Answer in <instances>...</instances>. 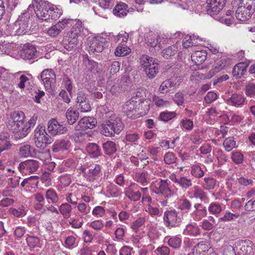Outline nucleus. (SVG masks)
<instances>
[{
  "mask_svg": "<svg viewBox=\"0 0 255 255\" xmlns=\"http://www.w3.org/2000/svg\"><path fill=\"white\" fill-rule=\"evenodd\" d=\"M34 11L38 19L47 21L50 18L53 20L58 19L62 14V10L57 6L48 1L37 0L34 4Z\"/></svg>",
  "mask_w": 255,
  "mask_h": 255,
  "instance_id": "f257e3e1",
  "label": "nucleus"
},
{
  "mask_svg": "<svg viewBox=\"0 0 255 255\" xmlns=\"http://www.w3.org/2000/svg\"><path fill=\"white\" fill-rule=\"evenodd\" d=\"M34 140L36 146L40 149H44L53 141V138L46 132L45 127L41 124L34 130Z\"/></svg>",
  "mask_w": 255,
  "mask_h": 255,
  "instance_id": "f03ea898",
  "label": "nucleus"
},
{
  "mask_svg": "<svg viewBox=\"0 0 255 255\" xmlns=\"http://www.w3.org/2000/svg\"><path fill=\"white\" fill-rule=\"evenodd\" d=\"M140 63L143 71L149 79L154 78L158 73L159 64L153 58L143 55L140 58Z\"/></svg>",
  "mask_w": 255,
  "mask_h": 255,
  "instance_id": "7ed1b4c3",
  "label": "nucleus"
},
{
  "mask_svg": "<svg viewBox=\"0 0 255 255\" xmlns=\"http://www.w3.org/2000/svg\"><path fill=\"white\" fill-rule=\"evenodd\" d=\"M29 19L30 14L28 12H24L19 16L12 25L15 34L20 35L26 32L29 27Z\"/></svg>",
  "mask_w": 255,
  "mask_h": 255,
  "instance_id": "20e7f679",
  "label": "nucleus"
},
{
  "mask_svg": "<svg viewBox=\"0 0 255 255\" xmlns=\"http://www.w3.org/2000/svg\"><path fill=\"white\" fill-rule=\"evenodd\" d=\"M40 77L46 90L50 93L53 92L56 84V75L54 71L51 69H45L41 73Z\"/></svg>",
  "mask_w": 255,
  "mask_h": 255,
  "instance_id": "39448f33",
  "label": "nucleus"
},
{
  "mask_svg": "<svg viewBox=\"0 0 255 255\" xmlns=\"http://www.w3.org/2000/svg\"><path fill=\"white\" fill-rule=\"evenodd\" d=\"M163 223L166 227H178L182 222V218L175 210H167L164 213Z\"/></svg>",
  "mask_w": 255,
  "mask_h": 255,
  "instance_id": "423d86ee",
  "label": "nucleus"
},
{
  "mask_svg": "<svg viewBox=\"0 0 255 255\" xmlns=\"http://www.w3.org/2000/svg\"><path fill=\"white\" fill-rule=\"evenodd\" d=\"M140 103L133 100L127 101L123 107V112L130 119H135L141 116L139 112Z\"/></svg>",
  "mask_w": 255,
  "mask_h": 255,
  "instance_id": "0eeeda50",
  "label": "nucleus"
},
{
  "mask_svg": "<svg viewBox=\"0 0 255 255\" xmlns=\"http://www.w3.org/2000/svg\"><path fill=\"white\" fill-rule=\"evenodd\" d=\"M151 189L152 192L156 194H160L164 198H167L171 195V190L166 180L161 179L152 183Z\"/></svg>",
  "mask_w": 255,
  "mask_h": 255,
  "instance_id": "6e6552de",
  "label": "nucleus"
},
{
  "mask_svg": "<svg viewBox=\"0 0 255 255\" xmlns=\"http://www.w3.org/2000/svg\"><path fill=\"white\" fill-rule=\"evenodd\" d=\"M227 0H206L207 13L212 16L217 15L225 5Z\"/></svg>",
  "mask_w": 255,
  "mask_h": 255,
  "instance_id": "1a4fd4ad",
  "label": "nucleus"
},
{
  "mask_svg": "<svg viewBox=\"0 0 255 255\" xmlns=\"http://www.w3.org/2000/svg\"><path fill=\"white\" fill-rule=\"evenodd\" d=\"M107 43V38L103 36L98 35L94 37L91 41L89 46L90 53L101 52Z\"/></svg>",
  "mask_w": 255,
  "mask_h": 255,
  "instance_id": "9d476101",
  "label": "nucleus"
},
{
  "mask_svg": "<svg viewBox=\"0 0 255 255\" xmlns=\"http://www.w3.org/2000/svg\"><path fill=\"white\" fill-rule=\"evenodd\" d=\"M76 103L78 108L82 112H88L91 111V107L88 94L82 91L77 94Z\"/></svg>",
  "mask_w": 255,
  "mask_h": 255,
  "instance_id": "9b49d317",
  "label": "nucleus"
},
{
  "mask_svg": "<svg viewBox=\"0 0 255 255\" xmlns=\"http://www.w3.org/2000/svg\"><path fill=\"white\" fill-rule=\"evenodd\" d=\"M24 114L21 111H15L10 114L9 118L6 123V127L10 129L18 125L25 123Z\"/></svg>",
  "mask_w": 255,
  "mask_h": 255,
  "instance_id": "f8f14e48",
  "label": "nucleus"
},
{
  "mask_svg": "<svg viewBox=\"0 0 255 255\" xmlns=\"http://www.w3.org/2000/svg\"><path fill=\"white\" fill-rule=\"evenodd\" d=\"M140 187L136 183L131 184L128 187L125 188L126 196L131 201H139L141 196Z\"/></svg>",
  "mask_w": 255,
  "mask_h": 255,
  "instance_id": "ddd939ff",
  "label": "nucleus"
},
{
  "mask_svg": "<svg viewBox=\"0 0 255 255\" xmlns=\"http://www.w3.org/2000/svg\"><path fill=\"white\" fill-rule=\"evenodd\" d=\"M239 255H253L254 253V244L250 240H244L240 242L237 247Z\"/></svg>",
  "mask_w": 255,
  "mask_h": 255,
  "instance_id": "4468645a",
  "label": "nucleus"
},
{
  "mask_svg": "<svg viewBox=\"0 0 255 255\" xmlns=\"http://www.w3.org/2000/svg\"><path fill=\"white\" fill-rule=\"evenodd\" d=\"M47 130L51 135H56L66 132L67 128L60 124L56 119H52L48 123Z\"/></svg>",
  "mask_w": 255,
  "mask_h": 255,
  "instance_id": "2eb2a0df",
  "label": "nucleus"
},
{
  "mask_svg": "<svg viewBox=\"0 0 255 255\" xmlns=\"http://www.w3.org/2000/svg\"><path fill=\"white\" fill-rule=\"evenodd\" d=\"M95 119L90 117H85L82 118L75 126L76 130H85L87 129H93L97 125Z\"/></svg>",
  "mask_w": 255,
  "mask_h": 255,
  "instance_id": "dca6fc26",
  "label": "nucleus"
},
{
  "mask_svg": "<svg viewBox=\"0 0 255 255\" xmlns=\"http://www.w3.org/2000/svg\"><path fill=\"white\" fill-rule=\"evenodd\" d=\"M19 170L22 173H34L39 168V162L35 160L29 159L21 162L18 166Z\"/></svg>",
  "mask_w": 255,
  "mask_h": 255,
  "instance_id": "f3484780",
  "label": "nucleus"
},
{
  "mask_svg": "<svg viewBox=\"0 0 255 255\" xmlns=\"http://www.w3.org/2000/svg\"><path fill=\"white\" fill-rule=\"evenodd\" d=\"M196 255H216L214 249L207 243L201 242L196 245L193 249V254Z\"/></svg>",
  "mask_w": 255,
  "mask_h": 255,
  "instance_id": "a211bd4d",
  "label": "nucleus"
},
{
  "mask_svg": "<svg viewBox=\"0 0 255 255\" xmlns=\"http://www.w3.org/2000/svg\"><path fill=\"white\" fill-rule=\"evenodd\" d=\"M252 8L248 6L241 5L238 7L236 11V16L239 20L245 21L249 19L253 13Z\"/></svg>",
  "mask_w": 255,
  "mask_h": 255,
  "instance_id": "6ab92c4d",
  "label": "nucleus"
},
{
  "mask_svg": "<svg viewBox=\"0 0 255 255\" xmlns=\"http://www.w3.org/2000/svg\"><path fill=\"white\" fill-rule=\"evenodd\" d=\"M9 130L12 132L14 137L17 139H22L25 137L30 131L29 127H28L25 122L21 125H18V126Z\"/></svg>",
  "mask_w": 255,
  "mask_h": 255,
  "instance_id": "aec40b11",
  "label": "nucleus"
},
{
  "mask_svg": "<svg viewBox=\"0 0 255 255\" xmlns=\"http://www.w3.org/2000/svg\"><path fill=\"white\" fill-rule=\"evenodd\" d=\"M101 166L99 164H92L89 166L88 170L85 172V177L90 182L94 181L100 175Z\"/></svg>",
  "mask_w": 255,
  "mask_h": 255,
  "instance_id": "412c9836",
  "label": "nucleus"
},
{
  "mask_svg": "<svg viewBox=\"0 0 255 255\" xmlns=\"http://www.w3.org/2000/svg\"><path fill=\"white\" fill-rule=\"evenodd\" d=\"M68 24V20L63 19L53 25L47 30V34L51 37L57 36Z\"/></svg>",
  "mask_w": 255,
  "mask_h": 255,
  "instance_id": "4be33fe9",
  "label": "nucleus"
},
{
  "mask_svg": "<svg viewBox=\"0 0 255 255\" xmlns=\"http://www.w3.org/2000/svg\"><path fill=\"white\" fill-rule=\"evenodd\" d=\"M106 121L107 123L109 124L117 134L119 133L124 128V126L121 119L115 115L110 116L109 119Z\"/></svg>",
  "mask_w": 255,
  "mask_h": 255,
  "instance_id": "5701e85b",
  "label": "nucleus"
},
{
  "mask_svg": "<svg viewBox=\"0 0 255 255\" xmlns=\"http://www.w3.org/2000/svg\"><path fill=\"white\" fill-rule=\"evenodd\" d=\"M71 143L68 139H61L56 140L52 146V150L55 152L68 150L71 147Z\"/></svg>",
  "mask_w": 255,
  "mask_h": 255,
  "instance_id": "b1692460",
  "label": "nucleus"
},
{
  "mask_svg": "<svg viewBox=\"0 0 255 255\" xmlns=\"http://www.w3.org/2000/svg\"><path fill=\"white\" fill-rule=\"evenodd\" d=\"M78 36L69 33L68 36L65 37L63 40L62 45L66 49L71 51L78 44Z\"/></svg>",
  "mask_w": 255,
  "mask_h": 255,
  "instance_id": "393cba45",
  "label": "nucleus"
},
{
  "mask_svg": "<svg viewBox=\"0 0 255 255\" xmlns=\"http://www.w3.org/2000/svg\"><path fill=\"white\" fill-rule=\"evenodd\" d=\"M36 52L37 50L35 47L28 44L23 46L20 55L23 59H31L34 58Z\"/></svg>",
  "mask_w": 255,
  "mask_h": 255,
  "instance_id": "a878e982",
  "label": "nucleus"
},
{
  "mask_svg": "<svg viewBox=\"0 0 255 255\" xmlns=\"http://www.w3.org/2000/svg\"><path fill=\"white\" fill-rule=\"evenodd\" d=\"M249 62H240L237 64L233 68L232 74L236 78H241L247 71V68L249 66Z\"/></svg>",
  "mask_w": 255,
  "mask_h": 255,
  "instance_id": "bb28decb",
  "label": "nucleus"
},
{
  "mask_svg": "<svg viewBox=\"0 0 255 255\" xmlns=\"http://www.w3.org/2000/svg\"><path fill=\"white\" fill-rule=\"evenodd\" d=\"M245 101V98L242 95L233 94L227 100V103L231 106L240 107L244 105Z\"/></svg>",
  "mask_w": 255,
  "mask_h": 255,
  "instance_id": "cd10ccee",
  "label": "nucleus"
},
{
  "mask_svg": "<svg viewBox=\"0 0 255 255\" xmlns=\"http://www.w3.org/2000/svg\"><path fill=\"white\" fill-rule=\"evenodd\" d=\"M68 24L72 25V27L70 30V34H73L74 36H79L81 31L83 30L82 22L79 19H68Z\"/></svg>",
  "mask_w": 255,
  "mask_h": 255,
  "instance_id": "c85d7f7f",
  "label": "nucleus"
},
{
  "mask_svg": "<svg viewBox=\"0 0 255 255\" xmlns=\"http://www.w3.org/2000/svg\"><path fill=\"white\" fill-rule=\"evenodd\" d=\"M86 150L93 158H97L102 154L100 147L95 143H89L86 146Z\"/></svg>",
  "mask_w": 255,
  "mask_h": 255,
  "instance_id": "c756f323",
  "label": "nucleus"
},
{
  "mask_svg": "<svg viewBox=\"0 0 255 255\" xmlns=\"http://www.w3.org/2000/svg\"><path fill=\"white\" fill-rule=\"evenodd\" d=\"M128 8L127 4L123 2H120L115 6L113 12L115 15L122 17L127 15L128 12Z\"/></svg>",
  "mask_w": 255,
  "mask_h": 255,
  "instance_id": "7c9ffc66",
  "label": "nucleus"
},
{
  "mask_svg": "<svg viewBox=\"0 0 255 255\" xmlns=\"http://www.w3.org/2000/svg\"><path fill=\"white\" fill-rule=\"evenodd\" d=\"M79 113L77 111L72 108L68 109L66 113V117L67 119V122L69 125H73L79 118Z\"/></svg>",
  "mask_w": 255,
  "mask_h": 255,
  "instance_id": "2f4dec72",
  "label": "nucleus"
},
{
  "mask_svg": "<svg viewBox=\"0 0 255 255\" xmlns=\"http://www.w3.org/2000/svg\"><path fill=\"white\" fill-rule=\"evenodd\" d=\"M193 61L196 64H200L204 62L207 58V53L205 51H197L195 52L191 56Z\"/></svg>",
  "mask_w": 255,
  "mask_h": 255,
  "instance_id": "473e14b6",
  "label": "nucleus"
},
{
  "mask_svg": "<svg viewBox=\"0 0 255 255\" xmlns=\"http://www.w3.org/2000/svg\"><path fill=\"white\" fill-rule=\"evenodd\" d=\"M100 130L101 133L106 136H113L116 133L109 124L107 123L106 120L101 125Z\"/></svg>",
  "mask_w": 255,
  "mask_h": 255,
  "instance_id": "72a5a7b5",
  "label": "nucleus"
},
{
  "mask_svg": "<svg viewBox=\"0 0 255 255\" xmlns=\"http://www.w3.org/2000/svg\"><path fill=\"white\" fill-rule=\"evenodd\" d=\"M193 195L194 198L200 199L201 201L204 203H207L208 201L207 194L198 186L194 187Z\"/></svg>",
  "mask_w": 255,
  "mask_h": 255,
  "instance_id": "f704fd0d",
  "label": "nucleus"
},
{
  "mask_svg": "<svg viewBox=\"0 0 255 255\" xmlns=\"http://www.w3.org/2000/svg\"><path fill=\"white\" fill-rule=\"evenodd\" d=\"M176 85L174 77L166 80L163 81L160 85L159 90L163 93L165 91L167 92V89L170 88H174Z\"/></svg>",
  "mask_w": 255,
  "mask_h": 255,
  "instance_id": "c9c22d12",
  "label": "nucleus"
},
{
  "mask_svg": "<svg viewBox=\"0 0 255 255\" xmlns=\"http://www.w3.org/2000/svg\"><path fill=\"white\" fill-rule=\"evenodd\" d=\"M46 199L53 204H55L58 202L59 200V196H58L56 191L52 189H48L45 193Z\"/></svg>",
  "mask_w": 255,
  "mask_h": 255,
  "instance_id": "e433bc0d",
  "label": "nucleus"
},
{
  "mask_svg": "<svg viewBox=\"0 0 255 255\" xmlns=\"http://www.w3.org/2000/svg\"><path fill=\"white\" fill-rule=\"evenodd\" d=\"M185 232L188 235L196 236L200 234V230L196 224H190L186 226Z\"/></svg>",
  "mask_w": 255,
  "mask_h": 255,
  "instance_id": "4c0bfd02",
  "label": "nucleus"
},
{
  "mask_svg": "<svg viewBox=\"0 0 255 255\" xmlns=\"http://www.w3.org/2000/svg\"><path fill=\"white\" fill-rule=\"evenodd\" d=\"M103 148L106 154L108 155H112L117 151L116 144L112 141H108L104 143Z\"/></svg>",
  "mask_w": 255,
  "mask_h": 255,
  "instance_id": "58836bf2",
  "label": "nucleus"
},
{
  "mask_svg": "<svg viewBox=\"0 0 255 255\" xmlns=\"http://www.w3.org/2000/svg\"><path fill=\"white\" fill-rule=\"evenodd\" d=\"M59 210L65 218H68L71 216L72 207L71 206L67 203H63L59 206Z\"/></svg>",
  "mask_w": 255,
  "mask_h": 255,
  "instance_id": "ea45409f",
  "label": "nucleus"
},
{
  "mask_svg": "<svg viewBox=\"0 0 255 255\" xmlns=\"http://www.w3.org/2000/svg\"><path fill=\"white\" fill-rule=\"evenodd\" d=\"M216 184V180L212 177H205L202 183L203 188L207 190L213 189Z\"/></svg>",
  "mask_w": 255,
  "mask_h": 255,
  "instance_id": "a19ab883",
  "label": "nucleus"
},
{
  "mask_svg": "<svg viewBox=\"0 0 255 255\" xmlns=\"http://www.w3.org/2000/svg\"><path fill=\"white\" fill-rule=\"evenodd\" d=\"M33 151V148L29 144L22 145L19 148V154L24 157L31 156Z\"/></svg>",
  "mask_w": 255,
  "mask_h": 255,
  "instance_id": "79ce46f5",
  "label": "nucleus"
},
{
  "mask_svg": "<svg viewBox=\"0 0 255 255\" xmlns=\"http://www.w3.org/2000/svg\"><path fill=\"white\" fill-rule=\"evenodd\" d=\"M145 40L151 47H155L159 43L158 36L151 32L149 33L146 36Z\"/></svg>",
  "mask_w": 255,
  "mask_h": 255,
  "instance_id": "37998d69",
  "label": "nucleus"
},
{
  "mask_svg": "<svg viewBox=\"0 0 255 255\" xmlns=\"http://www.w3.org/2000/svg\"><path fill=\"white\" fill-rule=\"evenodd\" d=\"M182 239L179 235L171 237L168 240V245L174 249L179 248L181 244Z\"/></svg>",
  "mask_w": 255,
  "mask_h": 255,
  "instance_id": "c03bdc74",
  "label": "nucleus"
},
{
  "mask_svg": "<svg viewBox=\"0 0 255 255\" xmlns=\"http://www.w3.org/2000/svg\"><path fill=\"white\" fill-rule=\"evenodd\" d=\"M130 52V49L127 47L125 44H121L118 46L115 50V54L117 56H124Z\"/></svg>",
  "mask_w": 255,
  "mask_h": 255,
  "instance_id": "a18cd8bd",
  "label": "nucleus"
},
{
  "mask_svg": "<svg viewBox=\"0 0 255 255\" xmlns=\"http://www.w3.org/2000/svg\"><path fill=\"white\" fill-rule=\"evenodd\" d=\"M177 51V47L175 45H173L164 49L162 51V55L165 58L168 59L172 56L175 55Z\"/></svg>",
  "mask_w": 255,
  "mask_h": 255,
  "instance_id": "49530a36",
  "label": "nucleus"
},
{
  "mask_svg": "<svg viewBox=\"0 0 255 255\" xmlns=\"http://www.w3.org/2000/svg\"><path fill=\"white\" fill-rule=\"evenodd\" d=\"M208 211L210 214L218 216L222 211V208L219 203L212 202L209 205Z\"/></svg>",
  "mask_w": 255,
  "mask_h": 255,
  "instance_id": "de8ad7c7",
  "label": "nucleus"
},
{
  "mask_svg": "<svg viewBox=\"0 0 255 255\" xmlns=\"http://www.w3.org/2000/svg\"><path fill=\"white\" fill-rule=\"evenodd\" d=\"M191 174L196 178H201L204 175V172L201 167L197 164H194L191 167Z\"/></svg>",
  "mask_w": 255,
  "mask_h": 255,
  "instance_id": "09e8293b",
  "label": "nucleus"
},
{
  "mask_svg": "<svg viewBox=\"0 0 255 255\" xmlns=\"http://www.w3.org/2000/svg\"><path fill=\"white\" fill-rule=\"evenodd\" d=\"M106 191L112 197H117L120 196V190L113 183H110L106 188Z\"/></svg>",
  "mask_w": 255,
  "mask_h": 255,
  "instance_id": "8fccbe9b",
  "label": "nucleus"
},
{
  "mask_svg": "<svg viewBox=\"0 0 255 255\" xmlns=\"http://www.w3.org/2000/svg\"><path fill=\"white\" fill-rule=\"evenodd\" d=\"M145 211L152 217L160 216L162 213L158 207H153L151 204H147Z\"/></svg>",
  "mask_w": 255,
  "mask_h": 255,
  "instance_id": "3c124183",
  "label": "nucleus"
},
{
  "mask_svg": "<svg viewBox=\"0 0 255 255\" xmlns=\"http://www.w3.org/2000/svg\"><path fill=\"white\" fill-rule=\"evenodd\" d=\"M224 146L227 151H230L232 149L236 147V141L233 137H229L224 140L223 143Z\"/></svg>",
  "mask_w": 255,
  "mask_h": 255,
  "instance_id": "603ef678",
  "label": "nucleus"
},
{
  "mask_svg": "<svg viewBox=\"0 0 255 255\" xmlns=\"http://www.w3.org/2000/svg\"><path fill=\"white\" fill-rule=\"evenodd\" d=\"M147 176L148 175L145 173H137L135 174V180L136 181L142 184L143 186H145L147 184Z\"/></svg>",
  "mask_w": 255,
  "mask_h": 255,
  "instance_id": "864d4df0",
  "label": "nucleus"
},
{
  "mask_svg": "<svg viewBox=\"0 0 255 255\" xmlns=\"http://www.w3.org/2000/svg\"><path fill=\"white\" fill-rule=\"evenodd\" d=\"M176 114L175 112H163L160 113L159 119L165 122H168L175 118Z\"/></svg>",
  "mask_w": 255,
  "mask_h": 255,
  "instance_id": "5fc2aeb1",
  "label": "nucleus"
},
{
  "mask_svg": "<svg viewBox=\"0 0 255 255\" xmlns=\"http://www.w3.org/2000/svg\"><path fill=\"white\" fill-rule=\"evenodd\" d=\"M9 212L16 217H23L26 215V212L24 209L23 206H21L17 209L14 208H10L9 209Z\"/></svg>",
  "mask_w": 255,
  "mask_h": 255,
  "instance_id": "6e6d98bb",
  "label": "nucleus"
},
{
  "mask_svg": "<svg viewBox=\"0 0 255 255\" xmlns=\"http://www.w3.org/2000/svg\"><path fill=\"white\" fill-rule=\"evenodd\" d=\"M178 184L181 187L185 189L188 188L192 185L191 180L184 176L179 177V181Z\"/></svg>",
  "mask_w": 255,
  "mask_h": 255,
  "instance_id": "4d7b16f0",
  "label": "nucleus"
},
{
  "mask_svg": "<svg viewBox=\"0 0 255 255\" xmlns=\"http://www.w3.org/2000/svg\"><path fill=\"white\" fill-rule=\"evenodd\" d=\"M239 217V214H233L231 212H227L225 214L223 217L220 218L219 220L222 222H229Z\"/></svg>",
  "mask_w": 255,
  "mask_h": 255,
  "instance_id": "13d9d810",
  "label": "nucleus"
},
{
  "mask_svg": "<svg viewBox=\"0 0 255 255\" xmlns=\"http://www.w3.org/2000/svg\"><path fill=\"white\" fill-rule=\"evenodd\" d=\"M207 209L195 210L192 213V216L196 221H199L207 215Z\"/></svg>",
  "mask_w": 255,
  "mask_h": 255,
  "instance_id": "bf43d9fd",
  "label": "nucleus"
},
{
  "mask_svg": "<svg viewBox=\"0 0 255 255\" xmlns=\"http://www.w3.org/2000/svg\"><path fill=\"white\" fill-rule=\"evenodd\" d=\"M245 94L248 97H254L255 96V84L249 83L245 87Z\"/></svg>",
  "mask_w": 255,
  "mask_h": 255,
  "instance_id": "052dcab7",
  "label": "nucleus"
},
{
  "mask_svg": "<svg viewBox=\"0 0 255 255\" xmlns=\"http://www.w3.org/2000/svg\"><path fill=\"white\" fill-rule=\"evenodd\" d=\"M26 242L30 248H34L38 246L39 244V239L34 236H28L26 238Z\"/></svg>",
  "mask_w": 255,
  "mask_h": 255,
  "instance_id": "680f3d73",
  "label": "nucleus"
},
{
  "mask_svg": "<svg viewBox=\"0 0 255 255\" xmlns=\"http://www.w3.org/2000/svg\"><path fill=\"white\" fill-rule=\"evenodd\" d=\"M177 158L173 152L166 153L164 157V160L167 164H171L176 162Z\"/></svg>",
  "mask_w": 255,
  "mask_h": 255,
  "instance_id": "e2e57ef3",
  "label": "nucleus"
},
{
  "mask_svg": "<svg viewBox=\"0 0 255 255\" xmlns=\"http://www.w3.org/2000/svg\"><path fill=\"white\" fill-rule=\"evenodd\" d=\"M179 207L182 210L189 211L191 209L192 204L187 198H184L181 200Z\"/></svg>",
  "mask_w": 255,
  "mask_h": 255,
  "instance_id": "0e129e2a",
  "label": "nucleus"
},
{
  "mask_svg": "<svg viewBox=\"0 0 255 255\" xmlns=\"http://www.w3.org/2000/svg\"><path fill=\"white\" fill-rule=\"evenodd\" d=\"M145 219L144 217H139L137 218L132 223L131 225V228L136 231L145 223Z\"/></svg>",
  "mask_w": 255,
  "mask_h": 255,
  "instance_id": "69168bd1",
  "label": "nucleus"
},
{
  "mask_svg": "<svg viewBox=\"0 0 255 255\" xmlns=\"http://www.w3.org/2000/svg\"><path fill=\"white\" fill-rule=\"evenodd\" d=\"M92 214L96 217H102L105 214V210L103 207L98 206L94 208Z\"/></svg>",
  "mask_w": 255,
  "mask_h": 255,
  "instance_id": "338daca9",
  "label": "nucleus"
},
{
  "mask_svg": "<svg viewBox=\"0 0 255 255\" xmlns=\"http://www.w3.org/2000/svg\"><path fill=\"white\" fill-rule=\"evenodd\" d=\"M156 255H169L170 250L168 247L166 246H162L158 247L154 251Z\"/></svg>",
  "mask_w": 255,
  "mask_h": 255,
  "instance_id": "774afa93",
  "label": "nucleus"
}]
</instances>
